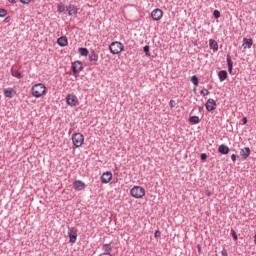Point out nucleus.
Returning <instances> with one entry per match:
<instances>
[{"label": "nucleus", "mask_w": 256, "mask_h": 256, "mask_svg": "<svg viewBox=\"0 0 256 256\" xmlns=\"http://www.w3.org/2000/svg\"><path fill=\"white\" fill-rule=\"evenodd\" d=\"M143 52L145 53V56L146 57H150V47L148 46V45H145L144 47H143Z\"/></svg>", "instance_id": "27"}, {"label": "nucleus", "mask_w": 256, "mask_h": 256, "mask_svg": "<svg viewBox=\"0 0 256 256\" xmlns=\"http://www.w3.org/2000/svg\"><path fill=\"white\" fill-rule=\"evenodd\" d=\"M222 256H228V251L226 248H223L222 252H221Z\"/></svg>", "instance_id": "36"}, {"label": "nucleus", "mask_w": 256, "mask_h": 256, "mask_svg": "<svg viewBox=\"0 0 256 256\" xmlns=\"http://www.w3.org/2000/svg\"><path fill=\"white\" fill-rule=\"evenodd\" d=\"M196 91V88H194V92Z\"/></svg>", "instance_id": "45"}, {"label": "nucleus", "mask_w": 256, "mask_h": 256, "mask_svg": "<svg viewBox=\"0 0 256 256\" xmlns=\"http://www.w3.org/2000/svg\"><path fill=\"white\" fill-rule=\"evenodd\" d=\"M11 75L14 76V77L17 78V79L23 78L22 73L19 72V71H17V70H15V67H12V68H11Z\"/></svg>", "instance_id": "23"}, {"label": "nucleus", "mask_w": 256, "mask_h": 256, "mask_svg": "<svg viewBox=\"0 0 256 256\" xmlns=\"http://www.w3.org/2000/svg\"><path fill=\"white\" fill-rule=\"evenodd\" d=\"M20 2L22 4H29L31 2V0H20Z\"/></svg>", "instance_id": "39"}, {"label": "nucleus", "mask_w": 256, "mask_h": 256, "mask_svg": "<svg viewBox=\"0 0 256 256\" xmlns=\"http://www.w3.org/2000/svg\"><path fill=\"white\" fill-rule=\"evenodd\" d=\"M125 51V46L119 41H113L110 45V52L113 55H118Z\"/></svg>", "instance_id": "3"}, {"label": "nucleus", "mask_w": 256, "mask_h": 256, "mask_svg": "<svg viewBox=\"0 0 256 256\" xmlns=\"http://www.w3.org/2000/svg\"><path fill=\"white\" fill-rule=\"evenodd\" d=\"M112 180V172L106 171L103 173L102 177H100V181H102L103 184H108Z\"/></svg>", "instance_id": "12"}, {"label": "nucleus", "mask_w": 256, "mask_h": 256, "mask_svg": "<svg viewBox=\"0 0 256 256\" xmlns=\"http://www.w3.org/2000/svg\"><path fill=\"white\" fill-rule=\"evenodd\" d=\"M65 10H66V6L65 5H63L62 3L58 4L57 11L59 13L65 12Z\"/></svg>", "instance_id": "28"}, {"label": "nucleus", "mask_w": 256, "mask_h": 256, "mask_svg": "<svg viewBox=\"0 0 256 256\" xmlns=\"http://www.w3.org/2000/svg\"><path fill=\"white\" fill-rule=\"evenodd\" d=\"M188 121H189V123H190L191 125H197V124H199V123L201 122L199 116H196V115L190 116L189 119H188Z\"/></svg>", "instance_id": "22"}, {"label": "nucleus", "mask_w": 256, "mask_h": 256, "mask_svg": "<svg viewBox=\"0 0 256 256\" xmlns=\"http://www.w3.org/2000/svg\"><path fill=\"white\" fill-rule=\"evenodd\" d=\"M242 123H243V125H247V123H248L247 117L242 118Z\"/></svg>", "instance_id": "37"}, {"label": "nucleus", "mask_w": 256, "mask_h": 256, "mask_svg": "<svg viewBox=\"0 0 256 256\" xmlns=\"http://www.w3.org/2000/svg\"><path fill=\"white\" fill-rule=\"evenodd\" d=\"M8 2L12 3V4H16L17 0H7Z\"/></svg>", "instance_id": "42"}, {"label": "nucleus", "mask_w": 256, "mask_h": 256, "mask_svg": "<svg viewBox=\"0 0 256 256\" xmlns=\"http://www.w3.org/2000/svg\"><path fill=\"white\" fill-rule=\"evenodd\" d=\"M228 78V72L225 70H222L218 72V79H220V82L226 81Z\"/></svg>", "instance_id": "21"}, {"label": "nucleus", "mask_w": 256, "mask_h": 256, "mask_svg": "<svg viewBox=\"0 0 256 256\" xmlns=\"http://www.w3.org/2000/svg\"><path fill=\"white\" fill-rule=\"evenodd\" d=\"M98 256H112L111 253H100Z\"/></svg>", "instance_id": "41"}, {"label": "nucleus", "mask_w": 256, "mask_h": 256, "mask_svg": "<svg viewBox=\"0 0 256 256\" xmlns=\"http://www.w3.org/2000/svg\"><path fill=\"white\" fill-rule=\"evenodd\" d=\"M102 250L104 251L103 254H110L112 251L111 244H103Z\"/></svg>", "instance_id": "25"}, {"label": "nucleus", "mask_w": 256, "mask_h": 256, "mask_svg": "<svg viewBox=\"0 0 256 256\" xmlns=\"http://www.w3.org/2000/svg\"><path fill=\"white\" fill-rule=\"evenodd\" d=\"M198 251H201V246L200 245H198Z\"/></svg>", "instance_id": "43"}, {"label": "nucleus", "mask_w": 256, "mask_h": 256, "mask_svg": "<svg viewBox=\"0 0 256 256\" xmlns=\"http://www.w3.org/2000/svg\"><path fill=\"white\" fill-rule=\"evenodd\" d=\"M231 235L234 241H238V235L235 231V229H231Z\"/></svg>", "instance_id": "31"}, {"label": "nucleus", "mask_w": 256, "mask_h": 256, "mask_svg": "<svg viewBox=\"0 0 256 256\" xmlns=\"http://www.w3.org/2000/svg\"><path fill=\"white\" fill-rule=\"evenodd\" d=\"M57 44L60 46V47H65L68 45V39L66 36H62L60 38H58L57 40Z\"/></svg>", "instance_id": "20"}, {"label": "nucleus", "mask_w": 256, "mask_h": 256, "mask_svg": "<svg viewBox=\"0 0 256 256\" xmlns=\"http://www.w3.org/2000/svg\"><path fill=\"white\" fill-rule=\"evenodd\" d=\"M71 140H72V144H74L76 148H80L84 143V136L82 133H75L72 135Z\"/></svg>", "instance_id": "4"}, {"label": "nucleus", "mask_w": 256, "mask_h": 256, "mask_svg": "<svg viewBox=\"0 0 256 256\" xmlns=\"http://www.w3.org/2000/svg\"><path fill=\"white\" fill-rule=\"evenodd\" d=\"M210 195H211L210 193H207V196H208V197H210Z\"/></svg>", "instance_id": "44"}, {"label": "nucleus", "mask_w": 256, "mask_h": 256, "mask_svg": "<svg viewBox=\"0 0 256 256\" xmlns=\"http://www.w3.org/2000/svg\"><path fill=\"white\" fill-rule=\"evenodd\" d=\"M190 81H191V83L194 84L195 86L199 85V83H200L199 78H197L196 75L191 76Z\"/></svg>", "instance_id": "26"}, {"label": "nucleus", "mask_w": 256, "mask_h": 256, "mask_svg": "<svg viewBox=\"0 0 256 256\" xmlns=\"http://www.w3.org/2000/svg\"><path fill=\"white\" fill-rule=\"evenodd\" d=\"M73 186H74L76 191H83L86 187L85 183L82 180H76L73 183Z\"/></svg>", "instance_id": "13"}, {"label": "nucleus", "mask_w": 256, "mask_h": 256, "mask_svg": "<svg viewBox=\"0 0 256 256\" xmlns=\"http://www.w3.org/2000/svg\"><path fill=\"white\" fill-rule=\"evenodd\" d=\"M88 59H89L90 65L96 66V65H98L99 55L97 53H95L94 50H91L88 55Z\"/></svg>", "instance_id": "7"}, {"label": "nucleus", "mask_w": 256, "mask_h": 256, "mask_svg": "<svg viewBox=\"0 0 256 256\" xmlns=\"http://www.w3.org/2000/svg\"><path fill=\"white\" fill-rule=\"evenodd\" d=\"M68 237L71 244H75L77 241V230L76 228H68Z\"/></svg>", "instance_id": "8"}, {"label": "nucleus", "mask_w": 256, "mask_h": 256, "mask_svg": "<svg viewBox=\"0 0 256 256\" xmlns=\"http://www.w3.org/2000/svg\"><path fill=\"white\" fill-rule=\"evenodd\" d=\"M205 107H206V110H207L208 112H212L213 110L216 109V107H217V102H216L214 99L209 98V99L207 100L206 104H205Z\"/></svg>", "instance_id": "10"}, {"label": "nucleus", "mask_w": 256, "mask_h": 256, "mask_svg": "<svg viewBox=\"0 0 256 256\" xmlns=\"http://www.w3.org/2000/svg\"><path fill=\"white\" fill-rule=\"evenodd\" d=\"M66 102L68 106L76 107L79 105V98H77V96H75L74 94H68L66 96Z\"/></svg>", "instance_id": "6"}, {"label": "nucleus", "mask_w": 256, "mask_h": 256, "mask_svg": "<svg viewBox=\"0 0 256 256\" xmlns=\"http://www.w3.org/2000/svg\"><path fill=\"white\" fill-rule=\"evenodd\" d=\"M67 11H68V15L69 16H76L79 9L75 6V5H72L70 4L69 6H67Z\"/></svg>", "instance_id": "14"}, {"label": "nucleus", "mask_w": 256, "mask_h": 256, "mask_svg": "<svg viewBox=\"0 0 256 256\" xmlns=\"http://www.w3.org/2000/svg\"><path fill=\"white\" fill-rule=\"evenodd\" d=\"M200 159H201L202 161H207V159H208V154H205V153L200 154Z\"/></svg>", "instance_id": "33"}, {"label": "nucleus", "mask_w": 256, "mask_h": 256, "mask_svg": "<svg viewBox=\"0 0 256 256\" xmlns=\"http://www.w3.org/2000/svg\"><path fill=\"white\" fill-rule=\"evenodd\" d=\"M254 45V40L253 39H247V38H244L243 39V47L244 49H250L252 46Z\"/></svg>", "instance_id": "19"}, {"label": "nucleus", "mask_w": 256, "mask_h": 256, "mask_svg": "<svg viewBox=\"0 0 256 256\" xmlns=\"http://www.w3.org/2000/svg\"><path fill=\"white\" fill-rule=\"evenodd\" d=\"M226 63H227V69L228 73L232 74L233 71V61L230 55L226 56Z\"/></svg>", "instance_id": "18"}, {"label": "nucleus", "mask_w": 256, "mask_h": 256, "mask_svg": "<svg viewBox=\"0 0 256 256\" xmlns=\"http://www.w3.org/2000/svg\"><path fill=\"white\" fill-rule=\"evenodd\" d=\"M169 106H170L171 109L175 108V106H176L175 100H170Z\"/></svg>", "instance_id": "34"}, {"label": "nucleus", "mask_w": 256, "mask_h": 256, "mask_svg": "<svg viewBox=\"0 0 256 256\" xmlns=\"http://www.w3.org/2000/svg\"><path fill=\"white\" fill-rule=\"evenodd\" d=\"M78 52L82 57H87L90 55V51L87 48H79Z\"/></svg>", "instance_id": "24"}, {"label": "nucleus", "mask_w": 256, "mask_h": 256, "mask_svg": "<svg viewBox=\"0 0 256 256\" xmlns=\"http://www.w3.org/2000/svg\"><path fill=\"white\" fill-rule=\"evenodd\" d=\"M146 194V190L144 187L142 186H134L132 189H131V196L134 198V199H143L144 196Z\"/></svg>", "instance_id": "2"}, {"label": "nucleus", "mask_w": 256, "mask_h": 256, "mask_svg": "<svg viewBox=\"0 0 256 256\" xmlns=\"http://www.w3.org/2000/svg\"><path fill=\"white\" fill-rule=\"evenodd\" d=\"M218 153H220L221 155H228L230 152V148L224 144H222L221 146H218Z\"/></svg>", "instance_id": "16"}, {"label": "nucleus", "mask_w": 256, "mask_h": 256, "mask_svg": "<svg viewBox=\"0 0 256 256\" xmlns=\"http://www.w3.org/2000/svg\"><path fill=\"white\" fill-rule=\"evenodd\" d=\"M11 21V17L10 16H7L5 19H4V22L5 23H9Z\"/></svg>", "instance_id": "40"}, {"label": "nucleus", "mask_w": 256, "mask_h": 256, "mask_svg": "<svg viewBox=\"0 0 256 256\" xmlns=\"http://www.w3.org/2000/svg\"><path fill=\"white\" fill-rule=\"evenodd\" d=\"M209 94H210V91L207 88H203V90L200 91V95H202L203 97Z\"/></svg>", "instance_id": "30"}, {"label": "nucleus", "mask_w": 256, "mask_h": 256, "mask_svg": "<svg viewBox=\"0 0 256 256\" xmlns=\"http://www.w3.org/2000/svg\"><path fill=\"white\" fill-rule=\"evenodd\" d=\"M3 92H4V96L10 99L15 97L17 94V91L15 90V88H4Z\"/></svg>", "instance_id": "11"}, {"label": "nucleus", "mask_w": 256, "mask_h": 256, "mask_svg": "<svg viewBox=\"0 0 256 256\" xmlns=\"http://www.w3.org/2000/svg\"><path fill=\"white\" fill-rule=\"evenodd\" d=\"M31 93L35 98H40L41 96L46 94V87L43 83L35 84L31 88Z\"/></svg>", "instance_id": "1"}, {"label": "nucleus", "mask_w": 256, "mask_h": 256, "mask_svg": "<svg viewBox=\"0 0 256 256\" xmlns=\"http://www.w3.org/2000/svg\"><path fill=\"white\" fill-rule=\"evenodd\" d=\"M153 21H160L163 18V11L160 8H156L151 13Z\"/></svg>", "instance_id": "9"}, {"label": "nucleus", "mask_w": 256, "mask_h": 256, "mask_svg": "<svg viewBox=\"0 0 256 256\" xmlns=\"http://www.w3.org/2000/svg\"><path fill=\"white\" fill-rule=\"evenodd\" d=\"M209 48L213 49L214 53H217L219 50L218 42L216 40L210 39L209 40Z\"/></svg>", "instance_id": "17"}, {"label": "nucleus", "mask_w": 256, "mask_h": 256, "mask_svg": "<svg viewBox=\"0 0 256 256\" xmlns=\"http://www.w3.org/2000/svg\"><path fill=\"white\" fill-rule=\"evenodd\" d=\"M231 159H232L233 162H236V160H237V155H236V154H232V155H231Z\"/></svg>", "instance_id": "38"}, {"label": "nucleus", "mask_w": 256, "mask_h": 256, "mask_svg": "<svg viewBox=\"0 0 256 256\" xmlns=\"http://www.w3.org/2000/svg\"><path fill=\"white\" fill-rule=\"evenodd\" d=\"M71 70L72 74L75 77H78L80 75V72L83 71V63L81 61H75L71 64Z\"/></svg>", "instance_id": "5"}, {"label": "nucleus", "mask_w": 256, "mask_h": 256, "mask_svg": "<svg viewBox=\"0 0 256 256\" xmlns=\"http://www.w3.org/2000/svg\"><path fill=\"white\" fill-rule=\"evenodd\" d=\"M161 236V232L159 230H157L155 233H154V238H159Z\"/></svg>", "instance_id": "35"}, {"label": "nucleus", "mask_w": 256, "mask_h": 256, "mask_svg": "<svg viewBox=\"0 0 256 256\" xmlns=\"http://www.w3.org/2000/svg\"><path fill=\"white\" fill-rule=\"evenodd\" d=\"M213 16H214V18L215 19H219L220 17H221V13H220V11L219 10H214V12H213Z\"/></svg>", "instance_id": "32"}, {"label": "nucleus", "mask_w": 256, "mask_h": 256, "mask_svg": "<svg viewBox=\"0 0 256 256\" xmlns=\"http://www.w3.org/2000/svg\"><path fill=\"white\" fill-rule=\"evenodd\" d=\"M8 15V11L4 8H0V18H4Z\"/></svg>", "instance_id": "29"}, {"label": "nucleus", "mask_w": 256, "mask_h": 256, "mask_svg": "<svg viewBox=\"0 0 256 256\" xmlns=\"http://www.w3.org/2000/svg\"><path fill=\"white\" fill-rule=\"evenodd\" d=\"M250 153H251V150L249 147H244L240 151V155L244 160L248 159V157L250 156Z\"/></svg>", "instance_id": "15"}]
</instances>
